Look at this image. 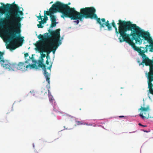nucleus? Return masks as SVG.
I'll list each match as a JSON object with an SVG mask.
<instances>
[{
    "instance_id": "f257e3e1",
    "label": "nucleus",
    "mask_w": 153,
    "mask_h": 153,
    "mask_svg": "<svg viewBox=\"0 0 153 153\" xmlns=\"http://www.w3.org/2000/svg\"><path fill=\"white\" fill-rule=\"evenodd\" d=\"M7 4L0 7V26L2 28L4 25L9 23L13 25L15 29L12 31L6 30L5 33L10 36V41L9 44L7 46V49L11 50L16 49L19 46H21L24 41V37L21 36V21L22 18L20 15H23L22 11L19 10V7L14 4Z\"/></svg>"
},
{
    "instance_id": "f03ea898",
    "label": "nucleus",
    "mask_w": 153,
    "mask_h": 153,
    "mask_svg": "<svg viewBox=\"0 0 153 153\" xmlns=\"http://www.w3.org/2000/svg\"><path fill=\"white\" fill-rule=\"evenodd\" d=\"M96 12V9L92 7L81 8L80 12H78L75 10L74 7L71 8L66 5V18H70L71 20L78 19L80 21H82L83 18L95 19L100 25V28L104 27L105 26L107 27L108 30H111L112 27L109 21L107 20L105 22V19L103 18L101 19V20L102 22L105 23H102L100 19L98 18L97 14H95Z\"/></svg>"
},
{
    "instance_id": "7ed1b4c3",
    "label": "nucleus",
    "mask_w": 153,
    "mask_h": 153,
    "mask_svg": "<svg viewBox=\"0 0 153 153\" xmlns=\"http://www.w3.org/2000/svg\"><path fill=\"white\" fill-rule=\"evenodd\" d=\"M146 33V32L143 30H142L139 26H137L132 33H131L130 36L132 37L130 38V37L128 38L126 41H125L129 45H131L134 49L137 51L139 54L142 57L143 60L142 63L140 65H142V63H144L146 66L153 65H152V62L151 60L147 57L144 53L147 52V48L146 47H140L139 48L135 45V43L133 42V40L135 41V43L136 44H140L142 43L143 39H141V37L142 38V33Z\"/></svg>"
},
{
    "instance_id": "20e7f679",
    "label": "nucleus",
    "mask_w": 153,
    "mask_h": 153,
    "mask_svg": "<svg viewBox=\"0 0 153 153\" xmlns=\"http://www.w3.org/2000/svg\"><path fill=\"white\" fill-rule=\"evenodd\" d=\"M117 23L119 25L118 31L114 20H112L111 24L115 29L116 33L120 34L119 39L120 42H122L126 41L129 37H130L131 33H132L138 26L135 24H132L130 21H126L119 19Z\"/></svg>"
},
{
    "instance_id": "39448f33",
    "label": "nucleus",
    "mask_w": 153,
    "mask_h": 153,
    "mask_svg": "<svg viewBox=\"0 0 153 153\" xmlns=\"http://www.w3.org/2000/svg\"><path fill=\"white\" fill-rule=\"evenodd\" d=\"M56 12H59L62 13L61 16L62 18L64 19L66 18V5H65L63 3L57 1L54 4L52 5V6L49 9V11H44V15H51Z\"/></svg>"
},
{
    "instance_id": "423d86ee",
    "label": "nucleus",
    "mask_w": 153,
    "mask_h": 153,
    "mask_svg": "<svg viewBox=\"0 0 153 153\" xmlns=\"http://www.w3.org/2000/svg\"><path fill=\"white\" fill-rule=\"evenodd\" d=\"M60 29L59 28L55 30H51L49 29L48 30L50 33V36L48 37L47 39L48 43H59V41L61 42L60 39Z\"/></svg>"
},
{
    "instance_id": "0eeeda50",
    "label": "nucleus",
    "mask_w": 153,
    "mask_h": 153,
    "mask_svg": "<svg viewBox=\"0 0 153 153\" xmlns=\"http://www.w3.org/2000/svg\"><path fill=\"white\" fill-rule=\"evenodd\" d=\"M141 112L139 116L143 119H148L149 117V112L150 110L149 105H145L144 103H143L142 106L138 110Z\"/></svg>"
},
{
    "instance_id": "6e6552de",
    "label": "nucleus",
    "mask_w": 153,
    "mask_h": 153,
    "mask_svg": "<svg viewBox=\"0 0 153 153\" xmlns=\"http://www.w3.org/2000/svg\"><path fill=\"white\" fill-rule=\"evenodd\" d=\"M148 85L149 91L150 94H153V84L152 82L153 81V65L150 66V71L148 75Z\"/></svg>"
},
{
    "instance_id": "1a4fd4ad",
    "label": "nucleus",
    "mask_w": 153,
    "mask_h": 153,
    "mask_svg": "<svg viewBox=\"0 0 153 153\" xmlns=\"http://www.w3.org/2000/svg\"><path fill=\"white\" fill-rule=\"evenodd\" d=\"M148 85L149 91L150 94H153V84L152 82L153 81V65L150 66V71L148 75Z\"/></svg>"
},
{
    "instance_id": "9d476101",
    "label": "nucleus",
    "mask_w": 153,
    "mask_h": 153,
    "mask_svg": "<svg viewBox=\"0 0 153 153\" xmlns=\"http://www.w3.org/2000/svg\"><path fill=\"white\" fill-rule=\"evenodd\" d=\"M43 59L42 58L41 60H39V66L42 68L44 71V74L45 77L46 81L48 82L49 85L50 84V74L48 73L46 71V67L45 64L43 63Z\"/></svg>"
},
{
    "instance_id": "9b49d317",
    "label": "nucleus",
    "mask_w": 153,
    "mask_h": 153,
    "mask_svg": "<svg viewBox=\"0 0 153 153\" xmlns=\"http://www.w3.org/2000/svg\"><path fill=\"white\" fill-rule=\"evenodd\" d=\"M62 43L61 42L59 41V43H48V44L45 45V48L46 50H48L51 48V51L53 53H55L56 49Z\"/></svg>"
},
{
    "instance_id": "f8f14e48",
    "label": "nucleus",
    "mask_w": 153,
    "mask_h": 153,
    "mask_svg": "<svg viewBox=\"0 0 153 153\" xmlns=\"http://www.w3.org/2000/svg\"><path fill=\"white\" fill-rule=\"evenodd\" d=\"M142 38L144 40L147 41L149 43L150 46L151 47V51H153V41L152 38L150 36V34L148 32H146V33H142Z\"/></svg>"
},
{
    "instance_id": "ddd939ff",
    "label": "nucleus",
    "mask_w": 153,
    "mask_h": 153,
    "mask_svg": "<svg viewBox=\"0 0 153 153\" xmlns=\"http://www.w3.org/2000/svg\"><path fill=\"white\" fill-rule=\"evenodd\" d=\"M4 55L0 52V64L4 68L9 69L10 68V63L9 61L4 59Z\"/></svg>"
},
{
    "instance_id": "4468645a",
    "label": "nucleus",
    "mask_w": 153,
    "mask_h": 153,
    "mask_svg": "<svg viewBox=\"0 0 153 153\" xmlns=\"http://www.w3.org/2000/svg\"><path fill=\"white\" fill-rule=\"evenodd\" d=\"M27 63V62L26 61L25 62H19L18 64V70H20L22 71H25L27 70V68L26 67V65L25 63Z\"/></svg>"
},
{
    "instance_id": "2eb2a0df",
    "label": "nucleus",
    "mask_w": 153,
    "mask_h": 153,
    "mask_svg": "<svg viewBox=\"0 0 153 153\" xmlns=\"http://www.w3.org/2000/svg\"><path fill=\"white\" fill-rule=\"evenodd\" d=\"M10 68L9 69V70H10L11 69L14 71L18 70V64L15 63H10Z\"/></svg>"
},
{
    "instance_id": "dca6fc26",
    "label": "nucleus",
    "mask_w": 153,
    "mask_h": 153,
    "mask_svg": "<svg viewBox=\"0 0 153 153\" xmlns=\"http://www.w3.org/2000/svg\"><path fill=\"white\" fill-rule=\"evenodd\" d=\"M35 63H35V64H34L31 65L29 64L27 65L26 67L27 68V69L29 67L30 69H31L33 68H35L36 70L38 69L39 68V65H37Z\"/></svg>"
},
{
    "instance_id": "f3484780",
    "label": "nucleus",
    "mask_w": 153,
    "mask_h": 153,
    "mask_svg": "<svg viewBox=\"0 0 153 153\" xmlns=\"http://www.w3.org/2000/svg\"><path fill=\"white\" fill-rule=\"evenodd\" d=\"M39 50H41L40 51V52L43 53V52H47V55H48L49 53H50L51 52V48H50V49L48 50H46L45 48V46H44V48H38Z\"/></svg>"
},
{
    "instance_id": "a211bd4d",
    "label": "nucleus",
    "mask_w": 153,
    "mask_h": 153,
    "mask_svg": "<svg viewBox=\"0 0 153 153\" xmlns=\"http://www.w3.org/2000/svg\"><path fill=\"white\" fill-rule=\"evenodd\" d=\"M76 123L77 125H86L88 126H91L92 125V124H88V123H82L81 121H78L76 122Z\"/></svg>"
},
{
    "instance_id": "6ab92c4d",
    "label": "nucleus",
    "mask_w": 153,
    "mask_h": 153,
    "mask_svg": "<svg viewBox=\"0 0 153 153\" xmlns=\"http://www.w3.org/2000/svg\"><path fill=\"white\" fill-rule=\"evenodd\" d=\"M50 18L51 22H56V18L55 15H50Z\"/></svg>"
},
{
    "instance_id": "aec40b11",
    "label": "nucleus",
    "mask_w": 153,
    "mask_h": 153,
    "mask_svg": "<svg viewBox=\"0 0 153 153\" xmlns=\"http://www.w3.org/2000/svg\"><path fill=\"white\" fill-rule=\"evenodd\" d=\"M38 38L39 39L43 40H46L47 39L45 37V36H43L41 34L38 35Z\"/></svg>"
},
{
    "instance_id": "412c9836",
    "label": "nucleus",
    "mask_w": 153,
    "mask_h": 153,
    "mask_svg": "<svg viewBox=\"0 0 153 153\" xmlns=\"http://www.w3.org/2000/svg\"><path fill=\"white\" fill-rule=\"evenodd\" d=\"M57 23V22H51V26L50 27V28L53 27H55L56 26V24Z\"/></svg>"
},
{
    "instance_id": "4be33fe9",
    "label": "nucleus",
    "mask_w": 153,
    "mask_h": 153,
    "mask_svg": "<svg viewBox=\"0 0 153 153\" xmlns=\"http://www.w3.org/2000/svg\"><path fill=\"white\" fill-rule=\"evenodd\" d=\"M32 56L31 57H30V56H29V59H28V60H29L30 59H31L32 60V62H34L35 63H36V61L34 60V57H33V55H34V54H32Z\"/></svg>"
},
{
    "instance_id": "5701e85b",
    "label": "nucleus",
    "mask_w": 153,
    "mask_h": 153,
    "mask_svg": "<svg viewBox=\"0 0 153 153\" xmlns=\"http://www.w3.org/2000/svg\"><path fill=\"white\" fill-rule=\"evenodd\" d=\"M40 22H39V24L37 25V26L38 28H42L44 27V26L42 25Z\"/></svg>"
},
{
    "instance_id": "b1692460",
    "label": "nucleus",
    "mask_w": 153,
    "mask_h": 153,
    "mask_svg": "<svg viewBox=\"0 0 153 153\" xmlns=\"http://www.w3.org/2000/svg\"><path fill=\"white\" fill-rule=\"evenodd\" d=\"M44 16H41L40 15V13H39V15L37 16V17L39 19L42 20L43 19L42 17H43Z\"/></svg>"
},
{
    "instance_id": "393cba45",
    "label": "nucleus",
    "mask_w": 153,
    "mask_h": 153,
    "mask_svg": "<svg viewBox=\"0 0 153 153\" xmlns=\"http://www.w3.org/2000/svg\"><path fill=\"white\" fill-rule=\"evenodd\" d=\"M39 22H40L42 24H44L46 23V21L44 19L43 20H41V21Z\"/></svg>"
},
{
    "instance_id": "a878e982",
    "label": "nucleus",
    "mask_w": 153,
    "mask_h": 153,
    "mask_svg": "<svg viewBox=\"0 0 153 153\" xmlns=\"http://www.w3.org/2000/svg\"><path fill=\"white\" fill-rule=\"evenodd\" d=\"M49 100L51 102L53 101V100H54L53 98V96H49Z\"/></svg>"
},
{
    "instance_id": "bb28decb",
    "label": "nucleus",
    "mask_w": 153,
    "mask_h": 153,
    "mask_svg": "<svg viewBox=\"0 0 153 153\" xmlns=\"http://www.w3.org/2000/svg\"><path fill=\"white\" fill-rule=\"evenodd\" d=\"M52 63H51L50 64L49 66L47 68V69L51 70L52 66Z\"/></svg>"
},
{
    "instance_id": "cd10ccee",
    "label": "nucleus",
    "mask_w": 153,
    "mask_h": 153,
    "mask_svg": "<svg viewBox=\"0 0 153 153\" xmlns=\"http://www.w3.org/2000/svg\"><path fill=\"white\" fill-rule=\"evenodd\" d=\"M44 19L47 22V21L48 19V17L46 16V15H44Z\"/></svg>"
},
{
    "instance_id": "c85d7f7f",
    "label": "nucleus",
    "mask_w": 153,
    "mask_h": 153,
    "mask_svg": "<svg viewBox=\"0 0 153 153\" xmlns=\"http://www.w3.org/2000/svg\"><path fill=\"white\" fill-rule=\"evenodd\" d=\"M75 20H76V19H75ZM76 21H74V22H76V24H78L79 23V20H80L79 19H76Z\"/></svg>"
},
{
    "instance_id": "c756f323",
    "label": "nucleus",
    "mask_w": 153,
    "mask_h": 153,
    "mask_svg": "<svg viewBox=\"0 0 153 153\" xmlns=\"http://www.w3.org/2000/svg\"><path fill=\"white\" fill-rule=\"evenodd\" d=\"M28 53H26L25 54V58H27L28 56Z\"/></svg>"
},
{
    "instance_id": "7c9ffc66",
    "label": "nucleus",
    "mask_w": 153,
    "mask_h": 153,
    "mask_svg": "<svg viewBox=\"0 0 153 153\" xmlns=\"http://www.w3.org/2000/svg\"><path fill=\"white\" fill-rule=\"evenodd\" d=\"M46 56L45 54L42 53L41 54V57L42 58H45Z\"/></svg>"
},
{
    "instance_id": "2f4dec72",
    "label": "nucleus",
    "mask_w": 153,
    "mask_h": 153,
    "mask_svg": "<svg viewBox=\"0 0 153 153\" xmlns=\"http://www.w3.org/2000/svg\"><path fill=\"white\" fill-rule=\"evenodd\" d=\"M138 125L140 126H143V127H146L147 126L146 125H142L140 123H139Z\"/></svg>"
},
{
    "instance_id": "473e14b6",
    "label": "nucleus",
    "mask_w": 153,
    "mask_h": 153,
    "mask_svg": "<svg viewBox=\"0 0 153 153\" xmlns=\"http://www.w3.org/2000/svg\"><path fill=\"white\" fill-rule=\"evenodd\" d=\"M46 64L47 65H48L49 64V62L48 61V60H47L46 61Z\"/></svg>"
},
{
    "instance_id": "72a5a7b5",
    "label": "nucleus",
    "mask_w": 153,
    "mask_h": 153,
    "mask_svg": "<svg viewBox=\"0 0 153 153\" xmlns=\"http://www.w3.org/2000/svg\"><path fill=\"white\" fill-rule=\"evenodd\" d=\"M46 58L47 59V60H48V59H50V56L48 55H47L46 56Z\"/></svg>"
},
{
    "instance_id": "f704fd0d",
    "label": "nucleus",
    "mask_w": 153,
    "mask_h": 153,
    "mask_svg": "<svg viewBox=\"0 0 153 153\" xmlns=\"http://www.w3.org/2000/svg\"><path fill=\"white\" fill-rule=\"evenodd\" d=\"M48 96H51V93H50V91L49 90H48Z\"/></svg>"
},
{
    "instance_id": "c9c22d12",
    "label": "nucleus",
    "mask_w": 153,
    "mask_h": 153,
    "mask_svg": "<svg viewBox=\"0 0 153 153\" xmlns=\"http://www.w3.org/2000/svg\"><path fill=\"white\" fill-rule=\"evenodd\" d=\"M30 92L31 93H35V92H34V90H32V91H30Z\"/></svg>"
},
{
    "instance_id": "e433bc0d",
    "label": "nucleus",
    "mask_w": 153,
    "mask_h": 153,
    "mask_svg": "<svg viewBox=\"0 0 153 153\" xmlns=\"http://www.w3.org/2000/svg\"><path fill=\"white\" fill-rule=\"evenodd\" d=\"M71 4V3H70L69 2V3H68V4H65V5H68H68H69V4Z\"/></svg>"
},
{
    "instance_id": "4c0bfd02",
    "label": "nucleus",
    "mask_w": 153,
    "mask_h": 153,
    "mask_svg": "<svg viewBox=\"0 0 153 153\" xmlns=\"http://www.w3.org/2000/svg\"><path fill=\"white\" fill-rule=\"evenodd\" d=\"M124 117V116H119V117L120 118L123 117Z\"/></svg>"
},
{
    "instance_id": "58836bf2",
    "label": "nucleus",
    "mask_w": 153,
    "mask_h": 153,
    "mask_svg": "<svg viewBox=\"0 0 153 153\" xmlns=\"http://www.w3.org/2000/svg\"><path fill=\"white\" fill-rule=\"evenodd\" d=\"M0 52L1 53H2V54H4V52H1L0 51Z\"/></svg>"
},
{
    "instance_id": "ea45409f",
    "label": "nucleus",
    "mask_w": 153,
    "mask_h": 153,
    "mask_svg": "<svg viewBox=\"0 0 153 153\" xmlns=\"http://www.w3.org/2000/svg\"><path fill=\"white\" fill-rule=\"evenodd\" d=\"M53 3V1H52V2H51L50 3V4L52 3Z\"/></svg>"
},
{
    "instance_id": "a19ab883",
    "label": "nucleus",
    "mask_w": 153,
    "mask_h": 153,
    "mask_svg": "<svg viewBox=\"0 0 153 153\" xmlns=\"http://www.w3.org/2000/svg\"><path fill=\"white\" fill-rule=\"evenodd\" d=\"M1 4H3L1 3Z\"/></svg>"
},
{
    "instance_id": "79ce46f5",
    "label": "nucleus",
    "mask_w": 153,
    "mask_h": 153,
    "mask_svg": "<svg viewBox=\"0 0 153 153\" xmlns=\"http://www.w3.org/2000/svg\"><path fill=\"white\" fill-rule=\"evenodd\" d=\"M150 96H149V98H150Z\"/></svg>"
},
{
    "instance_id": "37998d69",
    "label": "nucleus",
    "mask_w": 153,
    "mask_h": 153,
    "mask_svg": "<svg viewBox=\"0 0 153 153\" xmlns=\"http://www.w3.org/2000/svg\"><path fill=\"white\" fill-rule=\"evenodd\" d=\"M43 91H42V92H43Z\"/></svg>"
},
{
    "instance_id": "c03bdc74",
    "label": "nucleus",
    "mask_w": 153,
    "mask_h": 153,
    "mask_svg": "<svg viewBox=\"0 0 153 153\" xmlns=\"http://www.w3.org/2000/svg\"><path fill=\"white\" fill-rule=\"evenodd\" d=\"M32 94L33 95H34V94Z\"/></svg>"
}]
</instances>
